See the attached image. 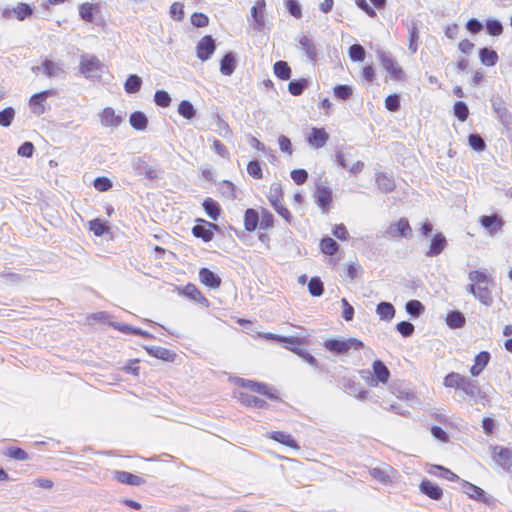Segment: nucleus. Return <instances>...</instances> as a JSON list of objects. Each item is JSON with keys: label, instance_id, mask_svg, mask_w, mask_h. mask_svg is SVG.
<instances>
[{"label": "nucleus", "instance_id": "nucleus-1", "mask_svg": "<svg viewBox=\"0 0 512 512\" xmlns=\"http://www.w3.org/2000/svg\"><path fill=\"white\" fill-rule=\"evenodd\" d=\"M324 348L330 353L342 356L346 355L350 350H362L365 347V344L362 340L350 337L347 339L344 338H330L324 341Z\"/></svg>", "mask_w": 512, "mask_h": 512}, {"label": "nucleus", "instance_id": "nucleus-2", "mask_svg": "<svg viewBox=\"0 0 512 512\" xmlns=\"http://www.w3.org/2000/svg\"><path fill=\"white\" fill-rule=\"evenodd\" d=\"M304 341L300 337L289 336L287 338V342L284 346L287 350L295 353L299 356L303 361H305L310 366L319 369L320 371H325L324 366L321 365L318 360L310 354L304 347Z\"/></svg>", "mask_w": 512, "mask_h": 512}, {"label": "nucleus", "instance_id": "nucleus-3", "mask_svg": "<svg viewBox=\"0 0 512 512\" xmlns=\"http://www.w3.org/2000/svg\"><path fill=\"white\" fill-rule=\"evenodd\" d=\"M235 384L239 387L249 389L254 393L263 395V396L267 397L269 400H272V401L280 400L278 390L266 383L237 377L235 379Z\"/></svg>", "mask_w": 512, "mask_h": 512}, {"label": "nucleus", "instance_id": "nucleus-4", "mask_svg": "<svg viewBox=\"0 0 512 512\" xmlns=\"http://www.w3.org/2000/svg\"><path fill=\"white\" fill-rule=\"evenodd\" d=\"M282 198L283 190L281 184L276 182L272 183L270 186L268 200L276 213L280 215L288 224H291L293 216L291 212L281 203Z\"/></svg>", "mask_w": 512, "mask_h": 512}, {"label": "nucleus", "instance_id": "nucleus-5", "mask_svg": "<svg viewBox=\"0 0 512 512\" xmlns=\"http://www.w3.org/2000/svg\"><path fill=\"white\" fill-rule=\"evenodd\" d=\"M376 55L383 69L389 73L391 79L401 81L405 78L403 69L399 66L390 52L377 49Z\"/></svg>", "mask_w": 512, "mask_h": 512}, {"label": "nucleus", "instance_id": "nucleus-6", "mask_svg": "<svg viewBox=\"0 0 512 512\" xmlns=\"http://www.w3.org/2000/svg\"><path fill=\"white\" fill-rule=\"evenodd\" d=\"M132 167L137 175L143 176L148 180H157L163 173L158 164L150 165L144 156L135 158L132 161Z\"/></svg>", "mask_w": 512, "mask_h": 512}, {"label": "nucleus", "instance_id": "nucleus-7", "mask_svg": "<svg viewBox=\"0 0 512 512\" xmlns=\"http://www.w3.org/2000/svg\"><path fill=\"white\" fill-rule=\"evenodd\" d=\"M462 491L471 499L483 503L487 506L494 507L497 500L488 495L481 487L470 483L466 480H461Z\"/></svg>", "mask_w": 512, "mask_h": 512}, {"label": "nucleus", "instance_id": "nucleus-8", "mask_svg": "<svg viewBox=\"0 0 512 512\" xmlns=\"http://www.w3.org/2000/svg\"><path fill=\"white\" fill-rule=\"evenodd\" d=\"M56 95L55 89H47L33 94L29 99L31 112L37 116L43 115L47 110V99Z\"/></svg>", "mask_w": 512, "mask_h": 512}, {"label": "nucleus", "instance_id": "nucleus-9", "mask_svg": "<svg viewBox=\"0 0 512 512\" xmlns=\"http://www.w3.org/2000/svg\"><path fill=\"white\" fill-rule=\"evenodd\" d=\"M38 71H42L43 74L50 79L62 78L66 75L64 63L61 61L56 62L50 59H45L40 66L32 67V72L36 73Z\"/></svg>", "mask_w": 512, "mask_h": 512}, {"label": "nucleus", "instance_id": "nucleus-10", "mask_svg": "<svg viewBox=\"0 0 512 512\" xmlns=\"http://www.w3.org/2000/svg\"><path fill=\"white\" fill-rule=\"evenodd\" d=\"M490 101H491L492 110L496 114L500 123L506 129L512 128V114L507 109L504 99L501 96L497 95V96H492Z\"/></svg>", "mask_w": 512, "mask_h": 512}, {"label": "nucleus", "instance_id": "nucleus-11", "mask_svg": "<svg viewBox=\"0 0 512 512\" xmlns=\"http://www.w3.org/2000/svg\"><path fill=\"white\" fill-rule=\"evenodd\" d=\"M479 223L490 236H495L502 232L505 220L499 214L493 213L480 216Z\"/></svg>", "mask_w": 512, "mask_h": 512}, {"label": "nucleus", "instance_id": "nucleus-12", "mask_svg": "<svg viewBox=\"0 0 512 512\" xmlns=\"http://www.w3.org/2000/svg\"><path fill=\"white\" fill-rule=\"evenodd\" d=\"M219 226L204 219H197V224L192 228V234L204 242H210L214 238V231H218Z\"/></svg>", "mask_w": 512, "mask_h": 512}, {"label": "nucleus", "instance_id": "nucleus-13", "mask_svg": "<svg viewBox=\"0 0 512 512\" xmlns=\"http://www.w3.org/2000/svg\"><path fill=\"white\" fill-rule=\"evenodd\" d=\"M215 50L216 42L211 35L203 36L196 45V55L203 62L209 60Z\"/></svg>", "mask_w": 512, "mask_h": 512}, {"label": "nucleus", "instance_id": "nucleus-14", "mask_svg": "<svg viewBox=\"0 0 512 512\" xmlns=\"http://www.w3.org/2000/svg\"><path fill=\"white\" fill-rule=\"evenodd\" d=\"M372 369L373 377L368 381L370 386L376 387L379 383L386 384L388 382L390 378V371L382 360H374L372 363Z\"/></svg>", "mask_w": 512, "mask_h": 512}, {"label": "nucleus", "instance_id": "nucleus-15", "mask_svg": "<svg viewBox=\"0 0 512 512\" xmlns=\"http://www.w3.org/2000/svg\"><path fill=\"white\" fill-rule=\"evenodd\" d=\"M466 291L472 294L482 305L486 307L492 306L493 296L488 285H467Z\"/></svg>", "mask_w": 512, "mask_h": 512}, {"label": "nucleus", "instance_id": "nucleus-16", "mask_svg": "<svg viewBox=\"0 0 512 512\" xmlns=\"http://www.w3.org/2000/svg\"><path fill=\"white\" fill-rule=\"evenodd\" d=\"M386 233L393 238H411L412 229L407 218H400L397 222L390 224Z\"/></svg>", "mask_w": 512, "mask_h": 512}, {"label": "nucleus", "instance_id": "nucleus-17", "mask_svg": "<svg viewBox=\"0 0 512 512\" xmlns=\"http://www.w3.org/2000/svg\"><path fill=\"white\" fill-rule=\"evenodd\" d=\"M315 203L321 208L323 213L330 209L332 203V190L324 185H317L314 192Z\"/></svg>", "mask_w": 512, "mask_h": 512}, {"label": "nucleus", "instance_id": "nucleus-18", "mask_svg": "<svg viewBox=\"0 0 512 512\" xmlns=\"http://www.w3.org/2000/svg\"><path fill=\"white\" fill-rule=\"evenodd\" d=\"M265 10H266L265 0H257L251 8L253 29L257 32H262L265 27V16H264Z\"/></svg>", "mask_w": 512, "mask_h": 512}, {"label": "nucleus", "instance_id": "nucleus-19", "mask_svg": "<svg viewBox=\"0 0 512 512\" xmlns=\"http://www.w3.org/2000/svg\"><path fill=\"white\" fill-rule=\"evenodd\" d=\"M492 449L494 461L504 470L512 471V449L498 445L492 447Z\"/></svg>", "mask_w": 512, "mask_h": 512}, {"label": "nucleus", "instance_id": "nucleus-20", "mask_svg": "<svg viewBox=\"0 0 512 512\" xmlns=\"http://www.w3.org/2000/svg\"><path fill=\"white\" fill-rule=\"evenodd\" d=\"M102 63L100 60L92 55V56H82L80 60V72L86 77H92L93 73L101 70Z\"/></svg>", "mask_w": 512, "mask_h": 512}, {"label": "nucleus", "instance_id": "nucleus-21", "mask_svg": "<svg viewBox=\"0 0 512 512\" xmlns=\"http://www.w3.org/2000/svg\"><path fill=\"white\" fill-rule=\"evenodd\" d=\"M419 491L426 497L439 501L443 497V489L429 479H423L419 484Z\"/></svg>", "mask_w": 512, "mask_h": 512}, {"label": "nucleus", "instance_id": "nucleus-22", "mask_svg": "<svg viewBox=\"0 0 512 512\" xmlns=\"http://www.w3.org/2000/svg\"><path fill=\"white\" fill-rule=\"evenodd\" d=\"M199 280L210 289H217L222 284L221 277L207 267L200 268Z\"/></svg>", "mask_w": 512, "mask_h": 512}, {"label": "nucleus", "instance_id": "nucleus-23", "mask_svg": "<svg viewBox=\"0 0 512 512\" xmlns=\"http://www.w3.org/2000/svg\"><path fill=\"white\" fill-rule=\"evenodd\" d=\"M447 246V240L443 233L438 232L433 235L430 241L429 249L425 253L427 257L440 255Z\"/></svg>", "mask_w": 512, "mask_h": 512}, {"label": "nucleus", "instance_id": "nucleus-24", "mask_svg": "<svg viewBox=\"0 0 512 512\" xmlns=\"http://www.w3.org/2000/svg\"><path fill=\"white\" fill-rule=\"evenodd\" d=\"M144 349L151 357L166 362H174L177 357V354L174 351L160 346H144Z\"/></svg>", "mask_w": 512, "mask_h": 512}, {"label": "nucleus", "instance_id": "nucleus-25", "mask_svg": "<svg viewBox=\"0 0 512 512\" xmlns=\"http://www.w3.org/2000/svg\"><path fill=\"white\" fill-rule=\"evenodd\" d=\"M329 139L328 133L324 128L313 127L311 133L307 136V142L314 148H322Z\"/></svg>", "mask_w": 512, "mask_h": 512}, {"label": "nucleus", "instance_id": "nucleus-26", "mask_svg": "<svg viewBox=\"0 0 512 512\" xmlns=\"http://www.w3.org/2000/svg\"><path fill=\"white\" fill-rule=\"evenodd\" d=\"M101 124L105 127L117 128L123 122V117L117 115L111 107H106L100 113Z\"/></svg>", "mask_w": 512, "mask_h": 512}, {"label": "nucleus", "instance_id": "nucleus-27", "mask_svg": "<svg viewBox=\"0 0 512 512\" xmlns=\"http://www.w3.org/2000/svg\"><path fill=\"white\" fill-rule=\"evenodd\" d=\"M113 477L119 483L129 486H141L145 484V480L142 477L127 471H114Z\"/></svg>", "mask_w": 512, "mask_h": 512}, {"label": "nucleus", "instance_id": "nucleus-28", "mask_svg": "<svg viewBox=\"0 0 512 512\" xmlns=\"http://www.w3.org/2000/svg\"><path fill=\"white\" fill-rule=\"evenodd\" d=\"M100 12L99 4L85 2L79 5V16L87 23H96L94 15Z\"/></svg>", "mask_w": 512, "mask_h": 512}, {"label": "nucleus", "instance_id": "nucleus-29", "mask_svg": "<svg viewBox=\"0 0 512 512\" xmlns=\"http://www.w3.org/2000/svg\"><path fill=\"white\" fill-rule=\"evenodd\" d=\"M114 329L124 333V334H134L139 335L141 337L147 339H154V335L148 331L142 330L141 328L131 326L129 324L120 323V322H111L109 323Z\"/></svg>", "mask_w": 512, "mask_h": 512}, {"label": "nucleus", "instance_id": "nucleus-30", "mask_svg": "<svg viewBox=\"0 0 512 512\" xmlns=\"http://www.w3.org/2000/svg\"><path fill=\"white\" fill-rule=\"evenodd\" d=\"M461 390H463L468 396L473 398L475 402H478V399H486V395L481 391L477 381L471 380L468 377H466L465 381L463 382Z\"/></svg>", "mask_w": 512, "mask_h": 512}, {"label": "nucleus", "instance_id": "nucleus-31", "mask_svg": "<svg viewBox=\"0 0 512 512\" xmlns=\"http://www.w3.org/2000/svg\"><path fill=\"white\" fill-rule=\"evenodd\" d=\"M408 29V41L409 45L408 48L412 54H415L418 50V41H419V27H418V21L411 20L406 24Z\"/></svg>", "mask_w": 512, "mask_h": 512}, {"label": "nucleus", "instance_id": "nucleus-32", "mask_svg": "<svg viewBox=\"0 0 512 512\" xmlns=\"http://www.w3.org/2000/svg\"><path fill=\"white\" fill-rule=\"evenodd\" d=\"M375 181L378 189L385 194L391 193L396 187L394 178L384 172L376 173Z\"/></svg>", "mask_w": 512, "mask_h": 512}, {"label": "nucleus", "instance_id": "nucleus-33", "mask_svg": "<svg viewBox=\"0 0 512 512\" xmlns=\"http://www.w3.org/2000/svg\"><path fill=\"white\" fill-rule=\"evenodd\" d=\"M490 353L488 351L479 352L474 359V364L470 368V373L473 377L479 376L484 368L488 365L490 361Z\"/></svg>", "mask_w": 512, "mask_h": 512}, {"label": "nucleus", "instance_id": "nucleus-34", "mask_svg": "<svg viewBox=\"0 0 512 512\" xmlns=\"http://www.w3.org/2000/svg\"><path fill=\"white\" fill-rule=\"evenodd\" d=\"M427 472L432 476L440 477L448 481H459L461 483L462 480L458 475L442 465H430V468L427 470Z\"/></svg>", "mask_w": 512, "mask_h": 512}, {"label": "nucleus", "instance_id": "nucleus-35", "mask_svg": "<svg viewBox=\"0 0 512 512\" xmlns=\"http://www.w3.org/2000/svg\"><path fill=\"white\" fill-rule=\"evenodd\" d=\"M182 294L185 297L204 305L205 307L209 306L208 299L205 296H203V294L194 284L188 283L187 285H185L184 288L182 289Z\"/></svg>", "mask_w": 512, "mask_h": 512}, {"label": "nucleus", "instance_id": "nucleus-36", "mask_svg": "<svg viewBox=\"0 0 512 512\" xmlns=\"http://www.w3.org/2000/svg\"><path fill=\"white\" fill-rule=\"evenodd\" d=\"M260 227L259 212L254 208H248L244 212V228L247 232H254Z\"/></svg>", "mask_w": 512, "mask_h": 512}, {"label": "nucleus", "instance_id": "nucleus-37", "mask_svg": "<svg viewBox=\"0 0 512 512\" xmlns=\"http://www.w3.org/2000/svg\"><path fill=\"white\" fill-rule=\"evenodd\" d=\"M239 401L242 405H244L246 407H255L258 409H268L269 408V404L265 400H263L257 396H254V395L244 393V392H241L239 394Z\"/></svg>", "mask_w": 512, "mask_h": 512}, {"label": "nucleus", "instance_id": "nucleus-38", "mask_svg": "<svg viewBox=\"0 0 512 512\" xmlns=\"http://www.w3.org/2000/svg\"><path fill=\"white\" fill-rule=\"evenodd\" d=\"M236 69V56L233 52H227L220 60V72L230 76Z\"/></svg>", "mask_w": 512, "mask_h": 512}, {"label": "nucleus", "instance_id": "nucleus-39", "mask_svg": "<svg viewBox=\"0 0 512 512\" xmlns=\"http://www.w3.org/2000/svg\"><path fill=\"white\" fill-rule=\"evenodd\" d=\"M299 44L301 45V48L304 50L309 61L311 63H315L317 60L318 51L312 40L308 36L302 35L299 38Z\"/></svg>", "mask_w": 512, "mask_h": 512}, {"label": "nucleus", "instance_id": "nucleus-40", "mask_svg": "<svg viewBox=\"0 0 512 512\" xmlns=\"http://www.w3.org/2000/svg\"><path fill=\"white\" fill-rule=\"evenodd\" d=\"M446 324L451 329L463 328L466 324V318L459 310L449 311L446 316Z\"/></svg>", "mask_w": 512, "mask_h": 512}, {"label": "nucleus", "instance_id": "nucleus-41", "mask_svg": "<svg viewBox=\"0 0 512 512\" xmlns=\"http://www.w3.org/2000/svg\"><path fill=\"white\" fill-rule=\"evenodd\" d=\"M395 307L387 301H381L376 306V313L382 321H391L395 316Z\"/></svg>", "mask_w": 512, "mask_h": 512}, {"label": "nucleus", "instance_id": "nucleus-42", "mask_svg": "<svg viewBox=\"0 0 512 512\" xmlns=\"http://www.w3.org/2000/svg\"><path fill=\"white\" fill-rule=\"evenodd\" d=\"M470 283L468 285H493L494 281L488 276L486 271L472 270L468 273Z\"/></svg>", "mask_w": 512, "mask_h": 512}, {"label": "nucleus", "instance_id": "nucleus-43", "mask_svg": "<svg viewBox=\"0 0 512 512\" xmlns=\"http://www.w3.org/2000/svg\"><path fill=\"white\" fill-rule=\"evenodd\" d=\"M131 127L137 131H144L148 126V118L142 111H134L129 116Z\"/></svg>", "mask_w": 512, "mask_h": 512}, {"label": "nucleus", "instance_id": "nucleus-44", "mask_svg": "<svg viewBox=\"0 0 512 512\" xmlns=\"http://www.w3.org/2000/svg\"><path fill=\"white\" fill-rule=\"evenodd\" d=\"M202 207L209 218L216 221L221 215V207L217 201L207 197L203 200Z\"/></svg>", "mask_w": 512, "mask_h": 512}, {"label": "nucleus", "instance_id": "nucleus-45", "mask_svg": "<svg viewBox=\"0 0 512 512\" xmlns=\"http://www.w3.org/2000/svg\"><path fill=\"white\" fill-rule=\"evenodd\" d=\"M479 59L483 65L492 67L496 65L499 57L494 49L489 47H483L479 49Z\"/></svg>", "mask_w": 512, "mask_h": 512}, {"label": "nucleus", "instance_id": "nucleus-46", "mask_svg": "<svg viewBox=\"0 0 512 512\" xmlns=\"http://www.w3.org/2000/svg\"><path fill=\"white\" fill-rule=\"evenodd\" d=\"M13 17H15L18 21H24L34 13V7L30 4L19 2L16 7L12 8Z\"/></svg>", "mask_w": 512, "mask_h": 512}, {"label": "nucleus", "instance_id": "nucleus-47", "mask_svg": "<svg viewBox=\"0 0 512 512\" xmlns=\"http://www.w3.org/2000/svg\"><path fill=\"white\" fill-rule=\"evenodd\" d=\"M309 86L310 80L307 78L294 79L289 82L288 91L293 96H300Z\"/></svg>", "mask_w": 512, "mask_h": 512}, {"label": "nucleus", "instance_id": "nucleus-48", "mask_svg": "<svg viewBox=\"0 0 512 512\" xmlns=\"http://www.w3.org/2000/svg\"><path fill=\"white\" fill-rule=\"evenodd\" d=\"M270 438L274 441L281 443L290 448H298V444L296 440L292 437L291 434H288L283 431H273L270 434Z\"/></svg>", "mask_w": 512, "mask_h": 512}, {"label": "nucleus", "instance_id": "nucleus-49", "mask_svg": "<svg viewBox=\"0 0 512 512\" xmlns=\"http://www.w3.org/2000/svg\"><path fill=\"white\" fill-rule=\"evenodd\" d=\"M320 250L328 256L335 255L339 250V244L333 238L325 236L320 240Z\"/></svg>", "mask_w": 512, "mask_h": 512}, {"label": "nucleus", "instance_id": "nucleus-50", "mask_svg": "<svg viewBox=\"0 0 512 512\" xmlns=\"http://www.w3.org/2000/svg\"><path fill=\"white\" fill-rule=\"evenodd\" d=\"M142 83L143 81L140 76L137 74H130L124 83V90L128 94H135L140 91Z\"/></svg>", "mask_w": 512, "mask_h": 512}, {"label": "nucleus", "instance_id": "nucleus-51", "mask_svg": "<svg viewBox=\"0 0 512 512\" xmlns=\"http://www.w3.org/2000/svg\"><path fill=\"white\" fill-rule=\"evenodd\" d=\"M177 112L186 120H192L196 117L197 110L189 100H182L179 105Z\"/></svg>", "mask_w": 512, "mask_h": 512}, {"label": "nucleus", "instance_id": "nucleus-52", "mask_svg": "<svg viewBox=\"0 0 512 512\" xmlns=\"http://www.w3.org/2000/svg\"><path fill=\"white\" fill-rule=\"evenodd\" d=\"M275 76L283 81L289 80L291 77V68L286 61L279 60L273 66Z\"/></svg>", "mask_w": 512, "mask_h": 512}, {"label": "nucleus", "instance_id": "nucleus-53", "mask_svg": "<svg viewBox=\"0 0 512 512\" xmlns=\"http://www.w3.org/2000/svg\"><path fill=\"white\" fill-rule=\"evenodd\" d=\"M486 33L492 37H498L503 33L504 27L500 20L496 18H488L485 21Z\"/></svg>", "mask_w": 512, "mask_h": 512}, {"label": "nucleus", "instance_id": "nucleus-54", "mask_svg": "<svg viewBox=\"0 0 512 512\" xmlns=\"http://www.w3.org/2000/svg\"><path fill=\"white\" fill-rule=\"evenodd\" d=\"M405 310L412 318H419L424 313L425 306L421 301L411 299L406 302Z\"/></svg>", "mask_w": 512, "mask_h": 512}, {"label": "nucleus", "instance_id": "nucleus-55", "mask_svg": "<svg viewBox=\"0 0 512 512\" xmlns=\"http://www.w3.org/2000/svg\"><path fill=\"white\" fill-rule=\"evenodd\" d=\"M214 119L217 127V133L225 139H231L233 137V132L228 122L225 121L220 114H216Z\"/></svg>", "mask_w": 512, "mask_h": 512}, {"label": "nucleus", "instance_id": "nucleus-56", "mask_svg": "<svg viewBox=\"0 0 512 512\" xmlns=\"http://www.w3.org/2000/svg\"><path fill=\"white\" fill-rule=\"evenodd\" d=\"M466 376H462L459 373L451 372L444 377V386L447 388L461 389Z\"/></svg>", "mask_w": 512, "mask_h": 512}, {"label": "nucleus", "instance_id": "nucleus-57", "mask_svg": "<svg viewBox=\"0 0 512 512\" xmlns=\"http://www.w3.org/2000/svg\"><path fill=\"white\" fill-rule=\"evenodd\" d=\"M89 229L95 236L101 237L109 231V226L105 221L96 218L89 222Z\"/></svg>", "mask_w": 512, "mask_h": 512}, {"label": "nucleus", "instance_id": "nucleus-58", "mask_svg": "<svg viewBox=\"0 0 512 512\" xmlns=\"http://www.w3.org/2000/svg\"><path fill=\"white\" fill-rule=\"evenodd\" d=\"M454 116L461 122L467 120L469 116L468 105L464 101H456L453 106Z\"/></svg>", "mask_w": 512, "mask_h": 512}, {"label": "nucleus", "instance_id": "nucleus-59", "mask_svg": "<svg viewBox=\"0 0 512 512\" xmlns=\"http://www.w3.org/2000/svg\"><path fill=\"white\" fill-rule=\"evenodd\" d=\"M308 291L313 297H320L324 293V284L322 280L315 276L308 283Z\"/></svg>", "mask_w": 512, "mask_h": 512}, {"label": "nucleus", "instance_id": "nucleus-60", "mask_svg": "<svg viewBox=\"0 0 512 512\" xmlns=\"http://www.w3.org/2000/svg\"><path fill=\"white\" fill-rule=\"evenodd\" d=\"M468 144L472 150L482 152L486 149V143L482 136L478 133H471L468 136Z\"/></svg>", "mask_w": 512, "mask_h": 512}, {"label": "nucleus", "instance_id": "nucleus-61", "mask_svg": "<svg viewBox=\"0 0 512 512\" xmlns=\"http://www.w3.org/2000/svg\"><path fill=\"white\" fill-rule=\"evenodd\" d=\"M348 54L351 61L362 62L365 59L366 51L362 45L355 43L349 47Z\"/></svg>", "mask_w": 512, "mask_h": 512}, {"label": "nucleus", "instance_id": "nucleus-62", "mask_svg": "<svg viewBox=\"0 0 512 512\" xmlns=\"http://www.w3.org/2000/svg\"><path fill=\"white\" fill-rule=\"evenodd\" d=\"M4 455L18 461H25L29 459L28 453L20 447L11 446L6 449Z\"/></svg>", "mask_w": 512, "mask_h": 512}, {"label": "nucleus", "instance_id": "nucleus-63", "mask_svg": "<svg viewBox=\"0 0 512 512\" xmlns=\"http://www.w3.org/2000/svg\"><path fill=\"white\" fill-rule=\"evenodd\" d=\"M333 93L337 99L345 101L352 96L353 89L349 85L338 84L333 88Z\"/></svg>", "mask_w": 512, "mask_h": 512}, {"label": "nucleus", "instance_id": "nucleus-64", "mask_svg": "<svg viewBox=\"0 0 512 512\" xmlns=\"http://www.w3.org/2000/svg\"><path fill=\"white\" fill-rule=\"evenodd\" d=\"M401 107V98L399 94L393 93L385 98V108L390 112H397Z\"/></svg>", "mask_w": 512, "mask_h": 512}]
</instances>
